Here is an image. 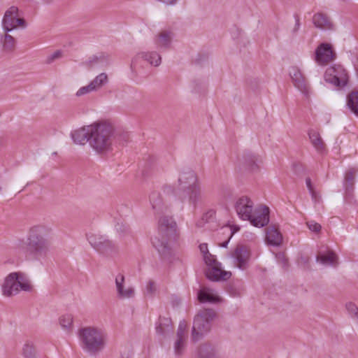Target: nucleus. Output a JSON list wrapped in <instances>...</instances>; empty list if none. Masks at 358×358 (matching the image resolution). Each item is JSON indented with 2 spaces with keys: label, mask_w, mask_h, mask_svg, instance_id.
<instances>
[{
  "label": "nucleus",
  "mask_w": 358,
  "mask_h": 358,
  "mask_svg": "<svg viewBox=\"0 0 358 358\" xmlns=\"http://www.w3.org/2000/svg\"><path fill=\"white\" fill-rule=\"evenodd\" d=\"M52 231V227L45 224H38L30 227L24 248L26 257L38 261L46 259L51 245L49 236Z\"/></svg>",
  "instance_id": "f257e3e1"
},
{
  "label": "nucleus",
  "mask_w": 358,
  "mask_h": 358,
  "mask_svg": "<svg viewBox=\"0 0 358 358\" xmlns=\"http://www.w3.org/2000/svg\"><path fill=\"white\" fill-rule=\"evenodd\" d=\"M253 202L248 196L238 198L235 203L238 215L243 220H248L256 227H263L269 222V208L260 206L253 210Z\"/></svg>",
  "instance_id": "f03ea898"
},
{
  "label": "nucleus",
  "mask_w": 358,
  "mask_h": 358,
  "mask_svg": "<svg viewBox=\"0 0 358 358\" xmlns=\"http://www.w3.org/2000/svg\"><path fill=\"white\" fill-rule=\"evenodd\" d=\"M178 235L177 224L173 217L161 216L158 221V236L152 238V245L162 256H166L170 252L169 242L175 241Z\"/></svg>",
  "instance_id": "7ed1b4c3"
},
{
  "label": "nucleus",
  "mask_w": 358,
  "mask_h": 358,
  "mask_svg": "<svg viewBox=\"0 0 358 358\" xmlns=\"http://www.w3.org/2000/svg\"><path fill=\"white\" fill-rule=\"evenodd\" d=\"M90 138V146L99 154H103L112 150L116 138L113 126L107 122L94 123Z\"/></svg>",
  "instance_id": "20e7f679"
},
{
  "label": "nucleus",
  "mask_w": 358,
  "mask_h": 358,
  "mask_svg": "<svg viewBox=\"0 0 358 358\" xmlns=\"http://www.w3.org/2000/svg\"><path fill=\"white\" fill-rule=\"evenodd\" d=\"M83 349L91 355H97L105 348L107 342L106 330L96 327H86L79 330Z\"/></svg>",
  "instance_id": "39448f33"
},
{
  "label": "nucleus",
  "mask_w": 358,
  "mask_h": 358,
  "mask_svg": "<svg viewBox=\"0 0 358 358\" xmlns=\"http://www.w3.org/2000/svg\"><path fill=\"white\" fill-rule=\"evenodd\" d=\"M20 289L29 292L32 285L26 275L21 272H13L8 274L2 285V293L5 296L10 297L19 293Z\"/></svg>",
  "instance_id": "423d86ee"
},
{
  "label": "nucleus",
  "mask_w": 358,
  "mask_h": 358,
  "mask_svg": "<svg viewBox=\"0 0 358 358\" xmlns=\"http://www.w3.org/2000/svg\"><path fill=\"white\" fill-rule=\"evenodd\" d=\"M215 315L216 313L213 309H203L198 313L194 317L192 327V339L194 341H199L210 330Z\"/></svg>",
  "instance_id": "0eeeda50"
},
{
  "label": "nucleus",
  "mask_w": 358,
  "mask_h": 358,
  "mask_svg": "<svg viewBox=\"0 0 358 358\" xmlns=\"http://www.w3.org/2000/svg\"><path fill=\"white\" fill-rule=\"evenodd\" d=\"M2 26L5 32H9L20 26L25 27V21L19 17V9L17 6H10L4 13Z\"/></svg>",
  "instance_id": "6e6552de"
},
{
  "label": "nucleus",
  "mask_w": 358,
  "mask_h": 358,
  "mask_svg": "<svg viewBox=\"0 0 358 358\" xmlns=\"http://www.w3.org/2000/svg\"><path fill=\"white\" fill-rule=\"evenodd\" d=\"M324 80L336 87H344L348 83V75L341 65L333 66L327 69Z\"/></svg>",
  "instance_id": "1a4fd4ad"
},
{
  "label": "nucleus",
  "mask_w": 358,
  "mask_h": 358,
  "mask_svg": "<svg viewBox=\"0 0 358 358\" xmlns=\"http://www.w3.org/2000/svg\"><path fill=\"white\" fill-rule=\"evenodd\" d=\"M87 239L90 245L99 252L108 255L115 249L114 243L96 232H90Z\"/></svg>",
  "instance_id": "9d476101"
},
{
  "label": "nucleus",
  "mask_w": 358,
  "mask_h": 358,
  "mask_svg": "<svg viewBox=\"0 0 358 358\" xmlns=\"http://www.w3.org/2000/svg\"><path fill=\"white\" fill-rule=\"evenodd\" d=\"M230 257L233 259L234 265L241 270H245L250 259V251L243 245H237L231 252Z\"/></svg>",
  "instance_id": "9b49d317"
},
{
  "label": "nucleus",
  "mask_w": 358,
  "mask_h": 358,
  "mask_svg": "<svg viewBox=\"0 0 358 358\" xmlns=\"http://www.w3.org/2000/svg\"><path fill=\"white\" fill-rule=\"evenodd\" d=\"M336 57L330 44L322 43L315 50V61L318 65L326 66Z\"/></svg>",
  "instance_id": "f8f14e48"
},
{
  "label": "nucleus",
  "mask_w": 358,
  "mask_h": 358,
  "mask_svg": "<svg viewBox=\"0 0 358 358\" xmlns=\"http://www.w3.org/2000/svg\"><path fill=\"white\" fill-rule=\"evenodd\" d=\"M357 172V168L352 167L350 168L345 173L343 181V187L345 190L344 199L345 201L348 203H351L354 199L355 176Z\"/></svg>",
  "instance_id": "ddd939ff"
},
{
  "label": "nucleus",
  "mask_w": 358,
  "mask_h": 358,
  "mask_svg": "<svg viewBox=\"0 0 358 358\" xmlns=\"http://www.w3.org/2000/svg\"><path fill=\"white\" fill-rule=\"evenodd\" d=\"M178 182L179 189L183 191L199 183L196 174L190 169H183L180 171Z\"/></svg>",
  "instance_id": "4468645a"
},
{
  "label": "nucleus",
  "mask_w": 358,
  "mask_h": 358,
  "mask_svg": "<svg viewBox=\"0 0 358 358\" xmlns=\"http://www.w3.org/2000/svg\"><path fill=\"white\" fill-rule=\"evenodd\" d=\"M289 75L294 86L305 94H308L309 87L304 75L297 67H292Z\"/></svg>",
  "instance_id": "2eb2a0df"
},
{
  "label": "nucleus",
  "mask_w": 358,
  "mask_h": 358,
  "mask_svg": "<svg viewBox=\"0 0 358 358\" xmlns=\"http://www.w3.org/2000/svg\"><path fill=\"white\" fill-rule=\"evenodd\" d=\"M187 325L185 321L180 322L177 330V339L174 343V352L177 356H180L185 350L187 339Z\"/></svg>",
  "instance_id": "dca6fc26"
},
{
  "label": "nucleus",
  "mask_w": 358,
  "mask_h": 358,
  "mask_svg": "<svg viewBox=\"0 0 358 358\" xmlns=\"http://www.w3.org/2000/svg\"><path fill=\"white\" fill-rule=\"evenodd\" d=\"M94 124L83 127L71 132V138L75 143L84 145L87 142L90 143Z\"/></svg>",
  "instance_id": "f3484780"
},
{
  "label": "nucleus",
  "mask_w": 358,
  "mask_h": 358,
  "mask_svg": "<svg viewBox=\"0 0 358 358\" xmlns=\"http://www.w3.org/2000/svg\"><path fill=\"white\" fill-rule=\"evenodd\" d=\"M124 276L118 274L115 278V285L117 296L120 299H129L134 296L135 292L132 287L124 288Z\"/></svg>",
  "instance_id": "a211bd4d"
},
{
  "label": "nucleus",
  "mask_w": 358,
  "mask_h": 358,
  "mask_svg": "<svg viewBox=\"0 0 358 358\" xmlns=\"http://www.w3.org/2000/svg\"><path fill=\"white\" fill-rule=\"evenodd\" d=\"M220 266L209 267L206 271L207 278L212 281L226 280L231 276L230 271H226L221 269Z\"/></svg>",
  "instance_id": "6ab92c4d"
},
{
  "label": "nucleus",
  "mask_w": 358,
  "mask_h": 358,
  "mask_svg": "<svg viewBox=\"0 0 358 358\" xmlns=\"http://www.w3.org/2000/svg\"><path fill=\"white\" fill-rule=\"evenodd\" d=\"M308 135L311 144L318 153L323 154L326 151V145L320 133L314 129L308 130Z\"/></svg>",
  "instance_id": "aec40b11"
},
{
  "label": "nucleus",
  "mask_w": 358,
  "mask_h": 358,
  "mask_svg": "<svg viewBox=\"0 0 358 358\" xmlns=\"http://www.w3.org/2000/svg\"><path fill=\"white\" fill-rule=\"evenodd\" d=\"M108 64V56L103 53L92 55L83 62V65L88 69H94L99 66H104Z\"/></svg>",
  "instance_id": "412c9836"
},
{
  "label": "nucleus",
  "mask_w": 358,
  "mask_h": 358,
  "mask_svg": "<svg viewBox=\"0 0 358 358\" xmlns=\"http://www.w3.org/2000/svg\"><path fill=\"white\" fill-rule=\"evenodd\" d=\"M150 202L152 209L157 213H163L166 211L167 206L164 204L159 192L154 191L150 194Z\"/></svg>",
  "instance_id": "4be33fe9"
},
{
  "label": "nucleus",
  "mask_w": 358,
  "mask_h": 358,
  "mask_svg": "<svg viewBox=\"0 0 358 358\" xmlns=\"http://www.w3.org/2000/svg\"><path fill=\"white\" fill-rule=\"evenodd\" d=\"M313 22L316 27L322 29H331L334 27L329 17L322 13L315 14L313 17Z\"/></svg>",
  "instance_id": "5701e85b"
},
{
  "label": "nucleus",
  "mask_w": 358,
  "mask_h": 358,
  "mask_svg": "<svg viewBox=\"0 0 358 358\" xmlns=\"http://www.w3.org/2000/svg\"><path fill=\"white\" fill-rule=\"evenodd\" d=\"M173 34L170 30L161 31L156 38L155 43L158 48H168L170 46Z\"/></svg>",
  "instance_id": "b1692460"
},
{
  "label": "nucleus",
  "mask_w": 358,
  "mask_h": 358,
  "mask_svg": "<svg viewBox=\"0 0 358 358\" xmlns=\"http://www.w3.org/2000/svg\"><path fill=\"white\" fill-rule=\"evenodd\" d=\"M266 238L267 242L273 245H280L282 241L280 232L274 226L267 227Z\"/></svg>",
  "instance_id": "393cba45"
},
{
  "label": "nucleus",
  "mask_w": 358,
  "mask_h": 358,
  "mask_svg": "<svg viewBox=\"0 0 358 358\" xmlns=\"http://www.w3.org/2000/svg\"><path fill=\"white\" fill-rule=\"evenodd\" d=\"M198 358H220L217 351L210 344H201L198 349Z\"/></svg>",
  "instance_id": "a878e982"
},
{
  "label": "nucleus",
  "mask_w": 358,
  "mask_h": 358,
  "mask_svg": "<svg viewBox=\"0 0 358 358\" xmlns=\"http://www.w3.org/2000/svg\"><path fill=\"white\" fill-rule=\"evenodd\" d=\"M198 299L201 303H216L220 301V298L213 292V289L204 287L198 293Z\"/></svg>",
  "instance_id": "bb28decb"
},
{
  "label": "nucleus",
  "mask_w": 358,
  "mask_h": 358,
  "mask_svg": "<svg viewBox=\"0 0 358 358\" xmlns=\"http://www.w3.org/2000/svg\"><path fill=\"white\" fill-rule=\"evenodd\" d=\"M338 257L333 251H328L326 254H319L317 256V261L324 265L332 266L336 267L338 266Z\"/></svg>",
  "instance_id": "cd10ccee"
},
{
  "label": "nucleus",
  "mask_w": 358,
  "mask_h": 358,
  "mask_svg": "<svg viewBox=\"0 0 358 358\" xmlns=\"http://www.w3.org/2000/svg\"><path fill=\"white\" fill-rule=\"evenodd\" d=\"M187 191L189 196V202L194 206H196L198 203L202 201V193L199 183L188 189Z\"/></svg>",
  "instance_id": "c85d7f7f"
},
{
  "label": "nucleus",
  "mask_w": 358,
  "mask_h": 358,
  "mask_svg": "<svg viewBox=\"0 0 358 358\" xmlns=\"http://www.w3.org/2000/svg\"><path fill=\"white\" fill-rule=\"evenodd\" d=\"M347 106L358 117V92L352 91L347 96Z\"/></svg>",
  "instance_id": "c756f323"
},
{
  "label": "nucleus",
  "mask_w": 358,
  "mask_h": 358,
  "mask_svg": "<svg viewBox=\"0 0 358 358\" xmlns=\"http://www.w3.org/2000/svg\"><path fill=\"white\" fill-rule=\"evenodd\" d=\"M108 81L106 73H101L95 77L90 83V85L93 87L94 92L99 90Z\"/></svg>",
  "instance_id": "7c9ffc66"
},
{
  "label": "nucleus",
  "mask_w": 358,
  "mask_h": 358,
  "mask_svg": "<svg viewBox=\"0 0 358 358\" xmlns=\"http://www.w3.org/2000/svg\"><path fill=\"white\" fill-rule=\"evenodd\" d=\"M141 55L142 57L148 61L151 65L158 66L161 64L162 57L156 52H142Z\"/></svg>",
  "instance_id": "2f4dec72"
},
{
  "label": "nucleus",
  "mask_w": 358,
  "mask_h": 358,
  "mask_svg": "<svg viewBox=\"0 0 358 358\" xmlns=\"http://www.w3.org/2000/svg\"><path fill=\"white\" fill-rule=\"evenodd\" d=\"M24 358H37L36 350L31 341H27L22 348Z\"/></svg>",
  "instance_id": "473e14b6"
},
{
  "label": "nucleus",
  "mask_w": 358,
  "mask_h": 358,
  "mask_svg": "<svg viewBox=\"0 0 358 358\" xmlns=\"http://www.w3.org/2000/svg\"><path fill=\"white\" fill-rule=\"evenodd\" d=\"M171 329V320L167 318L159 319L158 324L156 326V331L160 335H164Z\"/></svg>",
  "instance_id": "72a5a7b5"
},
{
  "label": "nucleus",
  "mask_w": 358,
  "mask_h": 358,
  "mask_svg": "<svg viewBox=\"0 0 358 358\" xmlns=\"http://www.w3.org/2000/svg\"><path fill=\"white\" fill-rule=\"evenodd\" d=\"M15 47V38L6 32L4 39L3 41V49L6 52H11L14 50Z\"/></svg>",
  "instance_id": "f704fd0d"
},
{
  "label": "nucleus",
  "mask_w": 358,
  "mask_h": 358,
  "mask_svg": "<svg viewBox=\"0 0 358 358\" xmlns=\"http://www.w3.org/2000/svg\"><path fill=\"white\" fill-rule=\"evenodd\" d=\"M73 320L71 315L66 314L59 317V324L64 330L70 331L73 328Z\"/></svg>",
  "instance_id": "c9c22d12"
},
{
  "label": "nucleus",
  "mask_w": 358,
  "mask_h": 358,
  "mask_svg": "<svg viewBox=\"0 0 358 358\" xmlns=\"http://www.w3.org/2000/svg\"><path fill=\"white\" fill-rule=\"evenodd\" d=\"M346 308L351 316L358 321V307L355 303L350 302L346 304Z\"/></svg>",
  "instance_id": "e433bc0d"
},
{
  "label": "nucleus",
  "mask_w": 358,
  "mask_h": 358,
  "mask_svg": "<svg viewBox=\"0 0 358 358\" xmlns=\"http://www.w3.org/2000/svg\"><path fill=\"white\" fill-rule=\"evenodd\" d=\"M204 260L206 264L208 266H209V267L220 265V263L218 262L215 258V257L212 255L210 253H208L206 255H204Z\"/></svg>",
  "instance_id": "4c0bfd02"
},
{
  "label": "nucleus",
  "mask_w": 358,
  "mask_h": 358,
  "mask_svg": "<svg viewBox=\"0 0 358 358\" xmlns=\"http://www.w3.org/2000/svg\"><path fill=\"white\" fill-rule=\"evenodd\" d=\"M94 92L93 87L89 83L87 85L80 87L76 92V95L77 96H81L89 93Z\"/></svg>",
  "instance_id": "58836bf2"
},
{
  "label": "nucleus",
  "mask_w": 358,
  "mask_h": 358,
  "mask_svg": "<svg viewBox=\"0 0 358 358\" xmlns=\"http://www.w3.org/2000/svg\"><path fill=\"white\" fill-rule=\"evenodd\" d=\"M115 229L117 231H118L121 234H128L130 231L129 227L127 224H125L124 223L122 222H117L115 224Z\"/></svg>",
  "instance_id": "ea45409f"
},
{
  "label": "nucleus",
  "mask_w": 358,
  "mask_h": 358,
  "mask_svg": "<svg viewBox=\"0 0 358 358\" xmlns=\"http://www.w3.org/2000/svg\"><path fill=\"white\" fill-rule=\"evenodd\" d=\"M306 224L308 229L313 232H319L321 230V225L313 220L307 222Z\"/></svg>",
  "instance_id": "a19ab883"
},
{
  "label": "nucleus",
  "mask_w": 358,
  "mask_h": 358,
  "mask_svg": "<svg viewBox=\"0 0 358 358\" xmlns=\"http://www.w3.org/2000/svg\"><path fill=\"white\" fill-rule=\"evenodd\" d=\"M276 258H277L278 262L283 268H286L287 266L288 261H287V259L284 253L279 252V253L276 254Z\"/></svg>",
  "instance_id": "79ce46f5"
},
{
  "label": "nucleus",
  "mask_w": 358,
  "mask_h": 358,
  "mask_svg": "<svg viewBox=\"0 0 358 358\" xmlns=\"http://www.w3.org/2000/svg\"><path fill=\"white\" fill-rule=\"evenodd\" d=\"M156 290L155 284L152 280H149L146 285V292L152 295Z\"/></svg>",
  "instance_id": "37998d69"
},
{
  "label": "nucleus",
  "mask_w": 358,
  "mask_h": 358,
  "mask_svg": "<svg viewBox=\"0 0 358 358\" xmlns=\"http://www.w3.org/2000/svg\"><path fill=\"white\" fill-rule=\"evenodd\" d=\"M294 18H295L296 23H295V26L293 28L292 31L294 34H296L299 29L301 24H300V18H299V15H294Z\"/></svg>",
  "instance_id": "c03bdc74"
},
{
  "label": "nucleus",
  "mask_w": 358,
  "mask_h": 358,
  "mask_svg": "<svg viewBox=\"0 0 358 358\" xmlns=\"http://www.w3.org/2000/svg\"><path fill=\"white\" fill-rule=\"evenodd\" d=\"M62 52L60 50H57L51 56H50L48 59V62L49 63L53 62L55 59L61 57Z\"/></svg>",
  "instance_id": "a18cd8bd"
},
{
  "label": "nucleus",
  "mask_w": 358,
  "mask_h": 358,
  "mask_svg": "<svg viewBox=\"0 0 358 358\" xmlns=\"http://www.w3.org/2000/svg\"><path fill=\"white\" fill-rule=\"evenodd\" d=\"M129 139V136L127 133H123L117 137V141H119V143L122 144L124 142H127Z\"/></svg>",
  "instance_id": "49530a36"
},
{
  "label": "nucleus",
  "mask_w": 358,
  "mask_h": 358,
  "mask_svg": "<svg viewBox=\"0 0 358 358\" xmlns=\"http://www.w3.org/2000/svg\"><path fill=\"white\" fill-rule=\"evenodd\" d=\"M311 194V197L315 202H320L321 196L317 193L315 189H313L312 192H309Z\"/></svg>",
  "instance_id": "de8ad7c7"
},
{
  "label": "nucleus",
  "mask_w": 358,
  "mask_h": 358,
  "mask_svg": "<svg viewBox=\"0 0 358 358\" xmlns=\"http://www.w3.org/2000/svg\"><path fill=\"white\" fill-rule=\"evenodd\" d=\"M157 1L164 3L166 6H173L175 5L178 0H156Z\"/></svg>",
  "instance_id": "09e8293b"
},
{
  "label": "nucleus",
  "mask_w": 358,
  "mask_h": 358,
  "mask_svg": "<svg viewBox=\"0 0 358 358\" xmlns=\"http://www.w3.org/2000/svg\"><path fill=\"white\" fill-rule=\"evenodd\" d=\"M199 249L204 255L209 253L208 251V246L206 243L200 244Z\"/></svg>",
  "instance_id": "8fccbe9b"
},
{
  "label": "nucleus",
  "mask_w": 358,
  "mask_h": 358,
  "mask_svg": "<svg viewBox=\"0 0 358 358\" xmlns=\"http://www.w3.org/2000/svg\"><path fill=\"white\" fill-rule=\"evenodd\" d=\"M248 157H249L248 164L250 166L251 169H254V166H257V165L255 163V157L251 155H250Z\"/></svg>",
  "instance_id": "3c124183"
},
{
  "label": "nucleus",
  "mask_w": 358,
  "mask_h": 358,
  "mask_svg": "<svg viewBox=\"0 0 358 358\" xmlns=\"http://www.w3.org/2000/svg\"><path fill=\"white\" fill-rule=\"evenodd\" d=\"M306 184L307 188L309 192H312V190L314 189V187L312 185V182H311V180L310 178H307L306 179Z\"/></svg>",
  "instance_id": "603ef678"
},
{
  "label": "nucleus",
  "mask_w": 358,
  "mask_h": 358,
  "mask_svg": "<svg viewBox=\"0 0 358 358\" xmlns=\"http://www.w3.org/2000/svg\"><path fill=\"white\" fill-rule=\"evenodd\" d=\"M214 215H215V212H214V211H213V210H210V211L208 212V213H207L203 216V220L206 219V217H207L208 216L209 217H213Z\"/></svg>",
  "instance_id": "864d4df0"
},
{
  "label": "nucleus",
  "mask_w": 358,
  "mask_h": 358,
  "mask_svg": "<svg viewBox=\"0 0 358 358\" xmlns=\"http://www.w3.org/2000/svg\"><path fill=\"white\" fill-rule=\"evenodd\" d=\"M229 240L227 241H224L223 243H222L220 244V246L222 247V248H227V245H228V243H229Z\"/></svg>",
  "instance_id": "5fc2aeb1"
},
{
  "label": "nucleus",
  "mask_w": 358,
  "mask_h": 358,
  "mask_svg": "<svg viewBox=\"0 0 358 358\" xmlns=\"http://www.w3.org/2000/svg\"><path fill=\"white\" fill-rule=\"evenodd\" d=\"M43 3H51L53 0H42Z\"/></svg>",
  "instance_id": "6e6d98bb"
},
{
  "label": "nucleus",
  "mask_w": 358,
  "mask_h": 358,
  "mask_svg": "<svg viewBox=\"0 0 358 358\" xmlns=\"http://www.w3.org/2000/svg\"><path fill=\"white\" fill-rule=\"evenodd\" d=\"M121 358H129V357H122Z\"/></svg>",
  "instance_id": "4d7b16f0"
}]
</instances>
